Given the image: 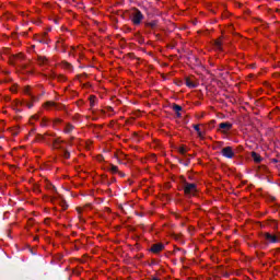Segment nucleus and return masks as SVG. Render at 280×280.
Instances as JSON below:
<instances>
[{
	"instance_id": "1",
	"label": "nucleus",
	"mask_w": 280,
	"mask_h": 280,
	"mask_svg": "<svg viewBox=\"0 0 280 280\" xmlns=\"http://www.w3.org/2000/svg\"><path fill=\"white\" fill-rule=\"evenodd\" d=\"M184 191L186 196H196L198 192V188H196L195 184H186L184 187Z\"/></svg>"
},
{
	"instance_id": "2",
	"label": "nucleus",
	"mask_w": 280,
	"mask_h": 280,
	"mask_svg": "<svg viewBox=\"0 0 280 280\" xmlns=\"http://www.w3.org/2000/svg\"><path fill=\"white\" fill-rule=\"evenodd\" d=\"M233 128V124L231 122H221L219 125V132H222L223 135H228V132Z\"/></svg>"
},
{
	"instance_id": "3",
	"label": "nucleus",
	"mask_w": 280,
	"mask_h": 280,
	"mask_svg": "<svg viewBox=\"0 0 280 280\" xmlns=\"http://www.w3.org/2000/svg\"><path fill=\"white\" fill-rule=\"evenodd\" d=\"M221 153L226 158V159H233L235 156V152H233V148L231 147H225L222 149Z\"/></svg>"
},
{
	"instance_id": "4",
	"label": "nucleus",
	"mask_w": 280,
	"mask_h": 280,
	"mask_svg": "<svg viewBox=\"0 0 280 280\" xmlns=\"http://www.w3.org/2000/svg\"><path fill=\"white\" fill-rule=\"evenodd\" d=\"M265 240H267V242H270L271 244H277V242H280L279 236L270 233L265 234Z\"/></svg>"
},
{
	"instance_id": "5",
	"label": "nucleus",
	"mask_w": 280,
	"mask_h": 280,
	"mask_svg": "<svg viewBox=\"0 0 280 280\" xmlns=\"http://www.w3.org/2000/svg\"><path fill=\"white\" fill-rule=\"evenodd\" d=\"M142 20H143V14H141L140 11H136L133 13L132 23L135 25H139V23H141Z\"/></svg>"
},
{
	"instance_id": "6",
	"label": "nucleus",
	"mask_w": 280,
	"mask_h": 280,
	"mask_svg": "<svg viewBox=\"0 0 280 280\" xmlns=\"http://www.w3.org/2000/svg\"><path fill=\"white\" fill-rule=\"evenodd\" d=\"M161 250H163V244H154L151 247L152 253H161Z\"/></svg>"
},
{
	"instance_id": "7",
	"label": "nucleus",
	"mask_w": 280,
	"mask_h": 280,
	"mask_svg": "<svg viewBox=\"0 0 280 280\" xmlns=\"http://www.w3.org/2000/svg\"><path fill=\"white\" fill-rule=\"evenodd\" d=\"M194 128H195V130H196L198 137H199L200 139H205V132H202V131L200 130V126L195 125Z\"/></svg>"
},
{
	"instance_id": "8",
	"label": "nucleus",
	"mask_w": 280,
	"mask_h": 280,
	"mask_svg": "<svg viewBox=\"0 0 280 280\" xmlns=\"http://www.w3.org/2000/svg\"><path fill=\"white\" fill-rule=\"evenodd\" d=\"M252 158L255 161V163H261V156L259 154L253 152Z\"/></svg>"
},
{
	"instance_id": "9",
	"label": "nucleus",
	"mask_w": 280,
	"mask_h": 280,
	"mask_svg": "<svg viewBox=\"0 0 280 280\" xmlns=\"http://www.w3.org/2000/svg\"><path fill=\"white\" fill-rule=\"evenodd\" d=\"M214 47H215V49H222V40L221 39H217L215 42H214Z\"/></svg>"
},
{
	"instance_id": "10",
	"label": "nucleus",
	"mask_w": 280,
	"mask_h": 280,
	"mask_svg": "<svg viewBox=\"0 0 280 280\" xmlns=\"http://www.w3.org/2000/svg\"><path fill=\"white\" fill-rule=\"evenodd\" d=\"M186 85L189 86V89H194L196 86V83L192 82L191 80L187 79L186 80Z\"/></svg>"
},
{
	"instance_id": "11",
	"label": "nucleus",
	"mask_w": 280,
	"mask_h": 280,
	"mask_svg": "<svg viewBox=\"0 0 280 280\" xmlns=\"http://www.w3.org/2000/svg\"><path fill=\"white\" fill-rule=\"evenodd\" d=\"M109 171L112 172V174H117V172H119V168L115 165H110Z\"/></svg>"
},
{
	"instance_id": "12",
	"label": "nucleus",
	"mask_w": 280,
	"mask_h": 280,
	"mask_svg": "<svg viewBox=\"0 0 280 280\" xmlns=\"http://www.w3.org/2000/svg\"><path fill=\"white\" fill-rule=\"evenodd\" d=\"M73 130V126L67 125L65 128V132H71Z\"/></svg>"
},
{
	"instance_id": "13",
	"label": "nucleus",
	"mask_w": 280,
	"mask_h": 280,
	"mask_svg": "<svg viewBox=\"0 0 280 280\" xmlns=\"http://www.w3.org/2000/svg\"><path fill=\"white\" fill-rule=\"evenodd\" d=\"M183 108L179 105H174V110H176V113H178L179 110H182Z\"/></svg>"
},
{
	"instance_id": "14",
	"label": "nucleus",
	"mask_w": 280,
	"mask_h": 280,
	"mask_svg": "<svg viewBox=\"0 0 280 280\" xmlns=\"http://www.w3.org/2000/svg\"><path fill=\"white\" fill-rule=\"evenodd\" d=\"M39 60H42V65H45V62H47V59L43 57H39Z\"/></svg>"
},
{
	"instance_id": "15",
	"label": "nucleus",
	"mask_w": 280,
	"mask_h": 280,
	"mask_svg": "<svg viewBox=\"0 0 280 280\" xmlns=\"http://www.w3.org/2000/svg\"><path fill=\"white\" fill-rule=\"evenodd\" d=\"M45 106H46V108H47L48 106H54V102H47V103L45 104Z\"/></svg>"
},
{
	"instance_id": "16",
	"label": "nucleus",
	"mask_w": 280,
	"mask_h": 280,
	"mask_svg": "<svg viewBox=\"0 0 280 280\" xmlns=\"http://www.w3.org/2000/svg\"><path fill=\"white\" fill-rule=\"evenodd\" d=\"M63 156H65V159H69V156H70L69 152L66 151V152L63 153Z\"/></svg>"
},
{
	"instance_id": "17",
	"label": "nucleus",
	"mask_w": 280,
	"mask_h": 280,
	"mask_svg": "<svg viewBox=\"0 0 280 280\" xmlns=\"http://www.w3.org/2000/svg\"><path fill=\"white\" fill-rule=\"evenodd\" d=\"M179 152H180L182 154H185L186 151H185V149L182 148V149L179 150Z\"/></svg>"
},
{
	"instance_id": "18",
	"label": "nucleus",
	"mask_w": 280,
	"mask_h": 280,
	"mask_svg": "<svg viewBox=\"0 0 280 280\" xmlns=\"http://www.w3.org/2000/svg\"><path fill=\"white\" fill-rule=\"evenodd\" d=\"M95 100V96H91V101Z\"/></svg>"
}]
</instances>
